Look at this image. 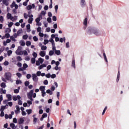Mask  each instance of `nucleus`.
<instances>
[{
    "label": "nucleus",
    "mask_w": 129,
    "mask_h": 129,
    "mask_svg": "<svg viewBox=\"0 0 129 129\" xmlns=\"http://www.w3.org/2000/svg\"><path fill=\"white\" fill-rule=\"evenodd\" d=\"M37 31L38 33H41L42 32V28L39 27L37 28Z\"/></svg>",
    "instance_id": "nucleus-43"
},
{
    "label": "nucleus",
    "mask_w": 129,
    "mask_h": 129,
    "mask_svg": "<svg viewBox=\"0 0 129 129\" xmlns=\"http://www.w3.org/2000/svg\"><path fill=\"white\" fill-rule=\"evenodd\" d=\"M54 50L53 49L52 50L49 51V56H53V55H54Z\"/></svg>",
    "instance_id": "nucleus-28"
},
{
    "label": "nucleus",
    "mask_w": 129,
    "mask_h": 129,
    "mask_svg": "<svg viewBox=\"0 0 129 129\" xmlns=\"http://www.w3.org/2000/svg\"><path fill=\"white\" fill-rule=\"evenodd\" d=\"M49 42H50L49 40H48L47 39H44L43 44H44V45H47V44H48V43H49Z\"/></svg>",
    "instance_id": "nucleus-37"
},
{
    "label": "nucleus",
    "mask_w": 129,
    "mask_h": 129,
    "mask_svg": "<svg viewBox=\"0 0 129 129\" xmlns=\"http://www.w3.org/2000/svg\"><path fill=\"white\" fill-rule=\"evenodd\" d=\"M11 21H12V22H15L16 21H17V20H18V16H15L14 17H13L11 18V19H10Z\"/></svg>",
    "instance_id": "nucleus-17"
},
{
    "label": "nucleus",
    "mask_w": 129,
    "mask_h": 129,
    "mask_svg": "<svg viewBox=\"0 0 129 129\" xmlns=\"http://www.w3.org/2000/svg\"><path fill=\"white\" fill-rule=\"evenodd\" d=\"M23 55L24 56H28V52L26 50H23Z\"/></svg>",
    "instance_id": "nucleus-47"
},
{
    "label": "nucleus",
    "mask_w": 129,
    "mask_h": 129,
    "mask_svg": "<svg viewBox=\"0 0 129 129\" xmlns=\"http://www.w3.org/2000/svg\"><path fill=\"white\" fill-rule=\"evenodd\" d=\"M72 67H74V68H76L75 67V59H73L72 62Z\"/></svg>",
    "instance_id": "nucleus-35"
},
{
    "label": "nucleus",
    "mask_w": 129,
    "mask_h": 129,
    "mask_svg": "<svg viewBox=\"0 0 129 129\" xmlns=\"http://www.w3.org/2000/svg\"><path fill=\"white\" fill-rule=\"evenodd\" d=\"M1 111V114H0V116L1 117H3V116H5V112L4 111Z\"/></svg>",
    "instance_id": "nucleus-48"
},
{
    "label": "nucleus",
    "mask_w": 129,
    "mask_h": 129,
    "mask_svg": "<svg viewBox=\"0 0 129 129\" xmlns=\"http://www.w3.org/2000/svg\"><path fill=\"white\" fill-rule=\"evenodd\" d=\"M7 93V90H4V89L1 88L0 89V93L1 94H6V93Z\"/></svg>",
    "instance_id": "nucleus-20"
},
{
    "label": "nucleus",
    "mask_w": 129,
    "mask_h": 129,
    "mask_svg": "<svg viewBox=\"0 0 129 129\" xmlns=\"http://www.w3.org/2000/svg\"><path fill=\"white\" fill-rule=\"evenodd\" d=\"M32 79H33V81H34V82H38V81L39 80V78H38V76H37V75H36V74H32Z\"/></svg>",
    "instance_id": "nucleus-4"
},
{
    "label": "nucleus",
    "mask_w": 129,
    "mask_h": 129,
    "mask_svg": "<svg viewBox=\"0 0 129 129\" xmlns=\"http://www.w3.org/2000/svg\"><path fill=\"white\" fill-rule=\"evenodd\" d=\"M41 50H42V51H45V50H47V46L44 45L41 46Z\"/></svg>",
    "instance_id": "nucleus-40"
},
{
    "label": "nucleus",
    "mask_w": 129,
    "mask_h": 129,
    "mask_svg": "<svg viewBox=\"0 0 129 129\" xmlns=\"http://www.w3.org/2000/svg\"><path fill=\"white\" fill-rule=\"evenodd\" d=\"M86 32L89 35H91V34H94L96 36H100L101 35V32L99 30L93 27H88Z\"/></svg>",
    "instance_id": "nucleus-1"
},
{
    "label": "nucleus",
    "mask_w": 129,
    "mask_h": 129,
    "mask_svg": "<svg viewBox=\"0 0 129 129\" xmlns=\"http://www.w3.org/2000/svg\"><path fill=\"white\" fill-rule=\"evenodd\" d=\"M34 93V90H31L29 92L27 93L28 98L30 97H33V94Z\"/></svg>",
    "instance_id": "nucleus-10"
},
{
    "label": "nucleus",
    "mask_w": 129,
    "mask_h": 129,
    "mask_svg": "<svg viewBox=\"0 0 129 129\" xmlns=\"http://www.w3.org/2000/svg\"><path fill=\"white\" fill-rule=\"evenodd\" d=\"M32 9H35V4H33L31 5H28L27 7V10H28V11H30V10H32Z\"/></svg>",
    "instance_id": "nucleus-11"
},
{
    "label": "nucleus",
    "mask_w": 129,
    "mask_h": 129,
    "mask_svg": "<svg viewBox=\"0 0 129 129\" xmlns=\"http://www.w3.org/2000/svg\"><path fill=\"white\" fill-rule=\"evenodd\" d=\"M38 35L39 36V37H44V34H43V33L41 32H39Z\"/></svg>",
    "instance_id": "nucleus-64"
},
{
    "label": "nucleus",
    "mask_w": 129,
    "mask_h": 129,
    "mask_svg": "<svg viewBox=\"0 0 129 129\" xmlns=\"http://www.w3.org/2000/svg\"><path fill=\"white\" fill-rule=\"evenodd\" d=\"M1 87H2V88H6V87H7V85H6V83H2L1 84Z\"/></svg>",
    "instance_id": "nucleus-31"
},
{
    "label": "nucleus",
    "mask_w": 129,
    "mask_h": 129,
    "mask_svg": "<svg viewBox=\"0 0 129 129\" xmlns=\"http://www.w3.org/2000/svg\"><path fill=\"white\" fill-rule=\"evenodd\" d=\"M11 28H6V29H5V33L6 34H9V33H11Z\"/></svg>",
    "instance_id": "nucleus-19"
},
{
    "label": "nucleus",
    "mask_w": 129,
    "mask_h": 129,
    "mask_svg": "<svg viewBox=\"0 0 129 129\" xmlns=\"http://www.w3.org/2000/svg\"><path fill=\"white\" fill-rule=\"evenodd\" d=\"M26 28L28 33H30V32H31V25L30 24H28L26 26Z\"/></svg>",
    "instance_id": "nucleus-21"
},
{
    "label": "nucleus",
    "mask_w": 129,
    "mask_h": 129,
    "mask_svg": "<svg viewBox=\"0 0 129 129\" xmlns=\"http://www.w3.org/2000/svg\"><path fill=\"white\" fill-rule=\"evenodd\" d=\"M32 43L30 41H28L26 42V45L27 46V47H29V46H31V44Z\"/></svg>",
    "instance_id": "nucleus-38"
},
{
    "label": "nucleus",
    "mask_w": 129,
    "mask_h": 129,
    "mask_svg": "<svg viewBox=\"0 0 129 129\" xmlns=\"http://www.w3.org/2000/svg\"><path fill=\"white\" fill-rule=\"evenodd\" d=\"M23 68L24 70H26L28 68V64L27 63H24L23 64Z\"/></svg>",
    "instance_id": "nucleus-33"
},
{
    "label": "nucleus",
    "mask_w": 129,
    "mask_h": 129,
    "mask_svg": "<svg viewBox=\"0 0 129 129\" xmlns=\"http://www.w3.org/2000/svg\"><path fill=\"white\" fill-rule=\"evenodd\" d=\"M32 55L33 56L34 58H35L38 56V54L35 52H33L32 53Z\"/></svg>",
    "instance_id": "nucleus-50"
},
{
    "label": "nucleus",
    "mask_w": 129,
    "mask_h": 129,
    "mask_svg": "<svg viewBox=\"0 0 129 129\" xmlns=\"http://www.w3.org/2000/svg\"><path fill=\"white\" fill-rule=\"evenodd\" d=\"M24 17L25 18V19H28V17H29V15L28 14H27V13H24Z\"/></svg>",
    "instance_id": "nucleus-56"
},
{
    "label": "nucleus",
    "mask_w": 129,
    "mask_h": 129,
    "mask_svg": "<svg viewBox=\"0 0 129 129\" xmlns=\"http://www.w3.org/2000/svg\"><path fill=\"white\" fill-rule=\"evenodd\" d=\"M45 77L46 78H50V77H51V74H47L45 75Z\"/></svg>",
    "instance_id": "nucleus-61"
},
{
    "label": "nucleus",
    "mask_w": 129,
    "mask_h": 129,
    "mask_svg": "<svg viewBox=\"0 0 129 129\" xmlns=\"http://www.w3.org/2000/svg\"><path fill=\"white\" fill-rule=\"evenodd\" d=\"M41 72L40 71H38V72H37V73H36V76H41Z\"/></svg>",
    "instance_id": "nucleus-55"
},
{
    "label": "nucleus",
    "mask_w": 129,
    "mask_h": 129,
    "mask_svg": "<svg viewBox=\"0 0 129 129\" xmlns=\"http://www.w3.org/2000/svg\"><path fill=\"white\" fill-rule=\"evenodd\" d=\"M36 62V58L34 57H33L31 58V62L32 64H35Z\"/></svg>",
    "instance_id": "nucleus-42"
},
{
    "label": "nucleus",
    "mask_w": 129,
    "mask_h": 129,
    "mask_svg": "<svg viewBox=\"0 0 129 129\" xmlns=\"http://www.w3.org/2000/svg\"><path fill=\"white\" fill-rule=\"evenodd\" d=\"M13 122H14V123H17V122H18V120H17V118H13Z\"/></svg>",
    "instance_id": "nucleus-54"
},
{
    "label": "nucleus",
    "mask_w": 129,
    "mask_h": 129,
    "mask_svg": "<svg viewBox=\"0 0 129 129\" xmlns=\"http://www.w3.org/2000/svg\"><path fill=\"white\" fill-rule=\"evenodd\" d=\"M41 19H42V16L40 15L39 17H38L35 19L36 23H38L41 21Z\"/></svg>",
    "instance_id": "nucleus-25"
},
{
    "label": "nucleus",
    "mask_w": 129,
    "mask_h": 129,
    "mask_svg": "<svg viewBox=\"0 0 129 129\" xmlns=\"http://www.w3.org/2000/svg\"><path fill=\"white\" fill-rule=\"evenodd\" d=\"M13 100L14 101H17V100H20L21 99V96L17 95V96H13L12 97Z\"/></svg>",
    "instance_id": "nucleus-8"
},
{
    "label": "nucleus",
    "mask_w": 129,
    "mask_h": 129,
    "mask_svg": "<svg viewBox=\"0 0 129 129\" xmlns=\"http://www.w3.org/2000/svg\"><path fill=\"white\" fill-rule=\"evenodd\" d=\"M5 77L7 80H11L12 77V74L10 73H6L5 74Z\"/></svg>",
    "instance_id": "nucleus-5"
},
{
    "label": "nucleus",
    "mask_w": 129,
    "mask_h": 129,
    "mask_svg": "<svg viewBox=\"0 0 129 129\" xmlns=\"http://www.w3.org/2000/svg\"><path fill=\"white\" fill-rule=\"evenodd\" d=\"M34 16L33 15H29V19L28 20V22L29 24H32L33 23V21H34V18H33Z\"/></svg>",
    "instance_id": "nucleus-7"
},
{
    "label": "nucleus",
    "mask_w": 129,
    "mask_h": 129,
    "mask_svg": "<svg viewBox=\"0 0 129 129\" xmlns=\"http://www.w3.org/2000/svg\"><path fill=\"white\" fill-rule=\"evenodd\" d=\"M5 38H10V35L9 33H6L5 35Z\"/></svg>",
    "instance_id": "nucleus-57"
},
{
    "label": "nucleus",
    "mask_w": 129,
    "mask_h": 129,
    "mask_svg": "<svg viewBox=\"0 0 129 129\" xmlns=\"http://www.w3.org/2000/svg\"><path fill=\"white\" fill-rule=\"evenodd\" d=\"M10 39L14 42H16L17 41V40H16V39H15V37L13 36H10Z\"/></svg>",
    "instance_id": "nucleus-49"
},
{
    "label": "nucleus",
    "mask_w": 129,
    "mask_h": 129,
    "mask_svg": "<svg viewBox=\"0 0 129 129\" xmlns=\"http://www.w3.org/2000/svg\"><path fill=\"white\" fill-rule=\"evenodd\" d=\"M120 76V74L119 73V71H118L117 76V80H116L117 82H118V81L119 80Z\"/></svg>",
    "instance_id": "nucleus-34"
},
{
    "label": "nucleus",
    "mask_w": 129,
    "mask_h": 129,
    "mask_svg": "<svg viewBox=\"0 0 129 129\" xmlns=\"http://www.w3.org/2000/svg\"><path fill=\"white\" fill-rule=\"evenodd\" d=\"M27 103H28V104H29L28 106L29 107L30 105H31V104H32V101L28 100V101H27Z\"/></svg>",
    "instance_id": "nucleus-58"
},
{
    "label": "nucleus",
    "mask_w": 129,
    "mask_h": 129,
    "mask_svg": "<svg viewBox=\"0 0 129 129\" xmlns=\"http://www.w3.org/2000/svg\"><path fill=\"white\" fill-rule=\"evenodd\" d=\"M24 121H25L24 118H20L18 120V123L19 124H23V123H24Z\"/></svg>",
    "instance_id": "nucleus-14"
},
{
    "label": "nucleus",
    "mask_w": 129,
    "mask_h": 129,
    "mask_svg": "<svg viewBox=\"0 0 129 129\" xmlns=\"http://www.w3.org/2000/svg\"><path fill=\"white\" fill-rule=\"evenodd\" d=\"M26 112L28 114V115L31 114V113H32V109H27Z\"/></svg>",
    "instance_id": "nucleus-36"
},
{
    "label": "nucleus",
    "mask_w": 129,
    "mask_h": 129,
    "mask_svg": "<svg viewBox=\"0 0 129 129\" xmlns=\"http://www.w3.org/2000/svg\"><path fill=\"white\" fill-rule=\"evenodd\" d=\"M12 17L13 16H12V14L11 13H8L7 15V20H11Z\"/></svg>",
    "instance_id": "nucleus-22"
},
{
    "label": "nucleus",
    "mask_w": 129,
    "mask_h": 129,
    "mask_svg": "<svg viewBox=\"0 0 129 129\" xmlns=\"http://www.w3.org/2000/svg\"><path fill=\"white\" fill-rule=\"evenodd\" d=\"M46 67L47 66L46 64H42L38 67V69H39V70H41V69H43V68H44L45 67Z\"/></svg>",
    "instance_id": "nucleus-23"
},
{
    "label": "nucleus",
    "mask_w": 129,
    "mask_h": 129,
    "mask_svg": "<svg viewBox=\"0 0 129 129\" xmlns=\"http://www.w3.org/2000/svg\"><path fill=\"white\" fill-rule=\"evenodd\" d=\"M29 85H30V82L29 81H26L25 82V85L26 86H29Z\"/></svg>",
    "instance_id": "nucleus-59"
},
{
    "label": "nucleus",
    "mask_w": 129,
    "mask_h": 129,
    "mask_svg": "<svg viewBox=\"0 0 129 129\" xmlns=\"http://www.w3.org/2000/svg\"><path fill=\"white\" fill-rule=\"evenodd\" d=\"M81 6L82 8H84L85 6H86V2H85V0H81Z\"/></svg>",
    "instance_id": "nucleus-13"
},
{
    "label": "nucleus",
    "mask_w": 129,
    "mask_h": 129,
    "mask_svg": "<svg viewBox=\"0 0 129 129\" xmlns=\"http://www.w3.org/2000/svg\"><path fill=\"white\" fill-rule=\"evenodd\" d=\"M46 93L49 94V95H52V94H53V92H52L51 90L48 89L46 91Z\"/></svg>",
    "instance_id": "nucleus-29"
},
{
    "label": "nucleus",
    "mask_w": 129,
    "mask_h": 129,
    "mask_svg": "<svg viewBox=\"0 0 129 129\" xmlns=\"http://www.w3.org/2000/svg\"><path fill=\"white\" fill-rule=\"evenodd\" d=\"M16 59L17 60V61H18L19 62H20V61H22V57L21 56H17Z\"/></svg>",
    "instance_id": "nucleus-44"
},
{
    "label": "nucleus",
    "mask_w": 129,
    "mask_h": 129,
    "mask_svg": "<svg viewBox=\"0 0 129 129\" xmlns=\"http://www.w3.org/2000/svg\"><path fill=\"white\" fill-rule=\"evenodd\" d=\"M47 21L48 23H51L52 22V19H51V18H48L47 19Z\"/></svg>",
    "instance_id": "nucleus-60"
},
{
    "label": "nucleus",
    "mask_w": 129,
    "mask_h": 129,
    "mask_svg": "<svg viewBox=\"0 0 129 129\" xmlns=\"http://www.w3.org/2000/svg\"><path fill=\"white\" fill-rule=\"evenodd\" d=\"M6 96L8 98V101H11V100H12V95L7 94Z\"/></svg>",
    "instance_id": "nucleus-18"
},
{
    "label": "nucleus",
    "mask_w": 129,
    "mask_h": 129,
    "mask_svg": "<svg viewBox=\"0 0 129 129\" xmlns=\"http://www.w3.org/2000/svg\"><path fill=\"white\" fill-rule=\"evenodd\" d=\"M19 43L20 44L21 46H25L26 45V43H25V41L23 40L20 41Z\"/></svg>",
    "instance_id": "nucleus-32"
},
{
    "label": "nucleus",
    "mask_w": 129,
    "mask_h": 129,
    "mask_svg": "<svg viewBox=\"0 0 129 129\" xmlns=\"http://www.w3.org/2000/svg\"><path fill=\"white\" fill-rule=\"evenodd\" d=\"M0 22H1V23L4 22V17L0 16Z\"/></svg>",
    "instance_id": "nucleus-63"
},
{
    "label": "nucleus",
    "mask_w": 129,
    "mask_h": 129,
    "mask_svg": "<svg viewBox=\"0 0 129 129\" xmlns=\"http://www.w3.org/2000/svg\"><path fill=\"white\" fill-rule=\"evenodd\" d=\"M54 10H55V13H57L58 12V5H56L55 7H54Z\"/></svg>",
    "instance_id": "nucleus-52"
},
{
    "label": "nucleus",
    "mask_w": 129,
    "mask_h": 129,
    "mask_svg": "<svg viewBox=\"0 0 129 129\" xmlns=\"http://www.w3.org/2000/svg\"><path fill=\"white\" fill-rule=\"evenodd\" d=\"M52 49L53 50V51H54V54H55V55H57V56H60V55H61V51L59 50L56 49V46L55 45V43H54V42L52 43Z\"/></svg>",
    "instance_id": "nucleus-2"
},
{
    "label": "nucleus",
    "mask_w": 129,
    "mask_h": 129,
    "mask_svg": "<svg viewBox=\"0 0 129 129\" xmlns=\"http://www.w3.org/2000/svg\"><path fill=\"white\" fill-rule=\"evenodd\" d=\"M16 127L17 126H16V125H15V123H10V127H11L12 128Z\"/></svg>",
    "instance_id": "nucleus-46"
},
{
    "label": "nucleus",
    "mask_w": 129,
    "mask_h": 129,
    "mask_svg": "<svg viewBox=\"0 0 129 129\" xmlns=\"http://www.w3.org/2000/svg\"><path fill=\"white\" fill-rule=\"evenodd\" d=\"M22 47L21 46H18V49L15 52L16 54L22 56V55H23V51L22 50Z\"/></svg>",
    "instance_id": "nucleus-3"
},
{
    "label": "nucleus",
    "mask_w": 129,
    "mask_h": 129,
    "mask_svg": "<svg viewBox=\"0 0 129 129\" xmlns=\"http://www.w3.org/2000/svg\"><path fill=\"white\" fill-rule=\"evenodd\" d=\"M66 41V38L64 37L63 38H60L59 39V42L60 43H63V42H65Z\"/></svg>",
    "instance_id": "nucleus-27"
},
{
    "label": "nucleus",
    "mask_w": 129,
    "mask_h": 129,
    "mask_svg": "<svg viewBox=\"0 0 129 129\" xmlns=\"http://www.w3.org/2000/svg\"><path fill=\"white\" fill-rule=\"evenodd\" d=\"M33 39V40H34V41L35 42H37L38 41V39L37 36H34Z\"/></svg>",
    "instance_id": "nucleus-53"
},
{
    "label": "nucleus",
    "mask_w": 129,
    "mask_h": 129,
    "mask_svg": "<svg viewBox=\"0 0 129 129\" xmlns=\"http://www.w3.org/2000/svg\"><path fill=\"white\" fill-rule=\"evenodd\" d=\"M3 4L5 6H9V2L7 0H3Z\"/></svg>",
    "instance_id": "nucleus-30"
},
{
    "label": "nucleus",
    "mask_w": 129,
    "mask_h": 129,
    "mask_svg": "<svg viewBox=\"0 0 129 129\" xmlns=\"http://www.w3.org/2000/svg\"><path fill=\"white\" fill-rule=\"evenodd\" d=\"M46 86H41L39 87V90H40V91H41V92L45 91V90H46Z\"/></svg>",
    "instance_id": "nucleus-16"
},
{
    "label": "nucleus",
    "mask_w": 129,
    "mask_h": 129,
    "mask_svg": "<svg viewBox=\"0 0 129 129\" xmlns=\"http://www.w3.org/2000/svg\"><path fill=\"white\" fill-rule=\"evenodd\" d=\"M39 55L40 56H41V57H45V56H46V51H41L39 52Z\"/></svg>",
    "instance_id": "nucleus-15"
},
{
    "label": "nucleus",
    "mask_w": 129,
    "mask_h": 129,
    "mask_svg": "<svg viewBox=\"0 0 129 129\" xmlns=\"http://www.w3.org/2000/svg\"><path fill=\"white\" fill-rule=\"evenodd\" d=\"M103 56L104 57V60L106 63H108V61L107 60V57H106V54H105V53H103Z\"/></svg>",
    "instance_id": "nucleus-24"
},
{
    "label": "nucleus",
    "mask_w": 129,
    "mask_h": 129,
    "mask_svg": "<svg viewBox=\"0 0 129 129\" xmlns=\"http://www.w3.org/2000/svg\"><path fill=\"white\" fill-rule=\"evenodd\" d=\"M88 19L87 18H86L83 21V25H84V28L85 30L86 28H87V23H88Z\"/></svg>",
    "instance_id": "nucleus-9"
},
{
    "label": "nucleus",
    "mask_w": 129,
    "mask_h": 129,
    "mask_svg": "<svg viewBox=\"0 0 129 129\" xmlns=\"http://www.w3.org/2000/svg\"><path fill=\"white\" fill-rule=\"evenodd\" d=\"M7 106H8V105H6V106H2L0 109V111H4V110L6 109V107H7Z\"/></svg>",
    "instance_id": "nucleus-26"
},
{
    "label": "nucleus",
    "mask_w": 129,
    "mask_h": 129,
    "mask_svg": "<svg viewBox=\"0 0 129 129\" xmlns=\"http://www.w3.org/2000/svg\"><path fill=\"white\" fill-rule=\"evenodd\" d=\"M22 33H23V30L20 29V30H18L17 32L18 36H20V35H21V34H22Z\"/></svg>",
    "instance_id": "nucleus-39"
},
{
    "label": "nucleus",
    "mask_w": 129,
    "mask_h": 129,
    "mask_svg": "<svg viewBox=\"0 0 129 129\" xmlns=\"http://www.w3.org/2000/svg\"><path fill=\"white\" fill-rule=\"evenodd\" d=\"M54 69L57 71L58 70H59L60 71V70H61V67H58V66H55L54 68Z\"/></svg>",
    "instance_id": "nucleus-45"
},
{
    "label": "nucleus",
    "mask_w": 129,
    "mask_h": 129,
    "mask_svg": "<svg viewBox=\"0 0 129 129\" xmlns=\"http://www.w3.org/2000/svg\"><path fill=\"white\" fill-rule=\"evenodd\" d=\"M41 93H42V97H44V96H45V95H46V92L45 91L43 92H41Z\"/></svg>",
    "instance_id": "nucleus-62"
},
{
    "label": "nucleus",
    "mask_w": 129,
    "mask_h": 129,
    "mask_svg": "<svg viewBox=\"0 0 129 129\" xmlns=\"http://www.w3.org/2000/svg\"><path fill=\"white\" fill-rule=\"evenodd\" d=\"M38 61L40 62V64H43V62H44V59L40 57L38 59Z\"/></svg>",
    "instance_id": "nucleus-41"
},
{
    "label": "nucleus",
    "mask_w": 129,
    "mask_h": 129,
    "mask_svg": "<svg viewBox=\"0 0 129 129\" xmlns=\"http://www.w3.org/2000/svg\"><path fill=\"white\" fill-rule=\"evenodd\" d=\"M16 109L15 110V112L16 114H18V113H20V106L16 105Z\"/></svg>",
    "instance_id": "nucleus-12"
},
{
    "label": "nucleus",
    "mask_w": 129,
    "mask_h": 129,
    "mask_svg": "<svg viewBox=\"0 0 129 129\" xmlns=\"http://www.w3.org/2000/svg\"><path fill=\"white\" fill-rule=\"evenodd\" d=\"M54 38H56L55 34H52L51 35V38L49 39V42L51 43L52 46H53V44H55V41H54V39H53Z\"/></svg>",
    "instance_id": "nucleus-6"
},
{
    "label": "nucleus",
    "mask_w": 129,
    "mask_h": 129,
    "mask_svg": "<svg viewBox=\"0 0 129 129\" xmlns=\"http://www.w3.org/2000/svg\"><path fill=\"white\" fill-rule=\"evenodd\" d=\"M7 53H8V55L9 56H11V54H13V51H12V50H8V52H7Z\"/></svg>",
    "instance_id": "nucleus-51"
}]
</instances>
